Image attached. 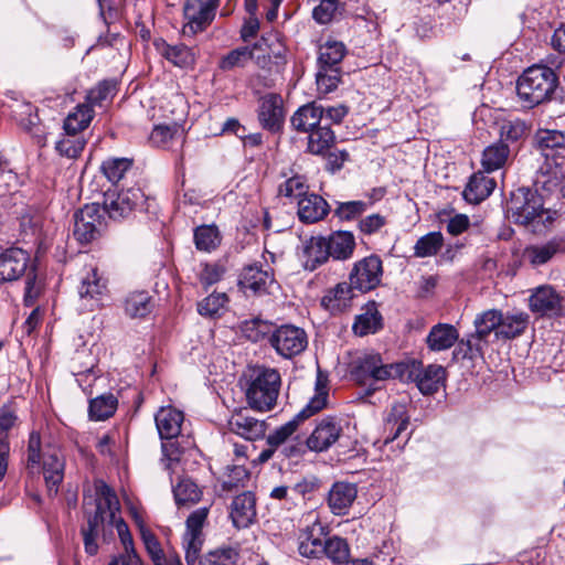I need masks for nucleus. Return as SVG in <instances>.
I'll use <instances>...</instances> for the list:
<instances>
[{"label":"nucleus","mask_w":565,"mask_h":565,"mask_svg":"<svg viewBox=\"0 0 565 565\" xmlns=\"http://www.w3.org/2000/svg\"><path fill=\"white\" fill-rule=\"evenodd\" d=\"M85 140L76 134H66L64 138L58 140L55 149L61 156L68 159L77 158L85 147Z\"/></svg>","instance_id":"obj_54"},{"label":"nucleus","mask_w":565,"mask_h":565,"mask_svg":"<svg viewBox=\"0 0 565 565\" xmlns=\"http://www.w3.org/2000/svg\"><path fill=\"white\" fill-rule=\"evenodd\" d=\"M309 132L308 151L312 154H324L334 143V132L327 126L318 127Z\"/></svg>","instance_id":"obj_40"},{"label":"nucleus","mask_w":565,"mask_h":565,"mask_svg":"<svg viewBox=\"0 0 565 565\" xmlns=\"http://www.w3.org/2000/svg\"><path fill=\"white\" fill-rule=\"evenodd\" d=\"M104 206L87 204L74 215V235L83 244L97 238L104 228Z\"/></svg>","instance_id":"obj_11"},{"label":"nucleus","mask_w":565,"mask_h":565,"mask_svg":"<svg viewBox=\"0 0 565 565\" xmlns=\"http://www.w3.org/2000/svg\"><path fill=\"white\" fill-rule=\"evenodd\" d=\"M194 242L198 249L211 252L221 243V235L216 226L202 225L194 232Z\"/></svg>","instance_id":"obj_49"},{"label":"nucleus","mask_w":565,"mask_h":565,"mask_svg":"<svg viewBox=\"0 0 565 565\" xmlns=\"http://www.w3.org/2000/svg\"><path fill=\"white\" fill-rule=\"evenodd\" d=\"M94 110L90 105L81 104L66 117L64 129L66 134H78L86 129L93 119Z\"/></svg>","instance_id":"obj_39"},{"label":"nucleus","mask_w":565,"mask_h":565,"mask_svg":"<svg viewBox=\"0 0 565 565\" xmlns=\"http://www.w3.org/2000/svg\"><path fill=\"white\" fill-rule=\"evenodd\" d=\"M403 367L402 363L384 364L380 354H367L359 359L354 376L360 383H370L372 391H375L379 388L375 383L398 377Z\"/></svg>","instance_id":"obj_7"},{"label":"nucleus","mask_w":565,"mask_h":565,"mask_svg":"<svg viewBox=\"0 0 565 565\" xmlns=\"http://www.w3.org/2000/svg\"><path fill=\"white\" fill-rule=\"evenodd\" d=\"M399 371V379L406 382H414L424 395H433L446 381V370L439 364L424 366L420 361L412 360L403 362Z\"/></svg>","instance_id":"obj_6"},{"label":"nucleus","mask_w":565,"mask_h":565,"mask_svg":"<svg viewBox=\"0 0 565 565\" xmlns=\"http://www.w3.org/2000/svg\"><path fill=\"white\" fill-rule=\"evenodd\" d=\"M270 329V323L258 318L245 321L242 327L245 337L253 342H257L269 334Z\"/></svg>","instance_id":"obj_59"},{"label":"nucleus","mask_w":565,"mask_h":565,"mask_svg":"<svg viewBox=\"0 0 565 565\" xmlns=\"http://www.w3.org/2000/svg\"><path fill=\"white\" fill-rule=\"evenodd\" d=\"M527 315L519 313L512 316H502L500 328L498 329V338L512 339L524 332L527 326Z\"/></svg>","instance_id":"obj_46"},{"label":"nucleus","mask_w":565,"mask_h":565,"mask_svg":"<svg viewBox=\"0 0 565 565\" xmlns=\"http://www.w3.org/2000/svg\"><path fill=\"white\" fill-rule=\"evenodd\" d=\"M153 308L152 297L147 291H134L129 294L124 303V309L130 318H143Z\"/></svg>","instance_id":"obj_36"},{"label":"nucleus","mask_w":565,"mask_h":565,"mask_svg":"<svg viewBox=\"0 0 565 565\" xmlns=\"http://www.w3.org/2000/svg\"><path fill=\"white\" fill-rule=\"evenodd\" d=\"M238 552L232 547H221L206 553L202 559V565H236Z\"/></svg>","instance_id":"obj_55"},{"label":"nucleus","mask_w":565,"mask_h":565,"mask_svg":"<svg viewBox=\"0 0 565 565\" xmlns=\"http://www.w3.org/2000/svg\"><path fill=\"white\" fill-rule=\"evenodd\" d=\"M131 166L132 160L128 158H109L102 163L100 169L108 181L115 184L125 177Z\"/></svg>","instance_id":"obj_51"},{"label":"nucleus","mask_w":565,"mask_h":565,"mask_svg":"<svg viewBox=\"0 0 565 565\" xmlns=\"http://www.w3.org/2000/svg\"><path fill=\"white\" fill-rule=\"evenodd\" d=\"M220 0H186L183 12L185 24L182 28L184 36H193L204 31L214 20Z\"/></svg>","instance_id":"obj_9"},{"label":"nucleus","mask_w":565,"mask_h":565,"mask_svg":"<svg viewBox=\"0 0 565 565\" xmlns=\"http://www.w3.org/2000/svg\"><path fill=\"white\" fill-rule=\"evenodd\" d=\"M329 212L327 201L317 194H308L298 201V216L303 223H316Z\"/></svg>","instance_id":"obj_29"},{"label":"nucleus","mask_w":565,"mask_h":565,"mask_svg":"<svg viewBox=\"0 0 565 565\" xmlns=\"http://www.w3.org/2000/svg\"><path fill=\"white\" fill-rule=\"evenodd\" d=\"M227 427L232 433L247 440L259 439L266 433L265 422L249 416L246 408L233 412L227 420Z\"/></svg>","instance_id":"obj_18"},{"label":"nucleus","mask_w":565,"mask_h":565,"mask_svg":"<svg viewBox=\"0 0 565 565\" xmlns=\"http://www.w3.org/2000/svg\"><path fill=\"white\" fill-rule=\"evenodd\" d=\"M382 327V316L380 315L375 303L365 307L363 313L355 317L353 323V332L356 335L364 337L376 332Z\"/></svg>","instance_id":"obj_35"},{"label":"nucleus","mask_w":565,"mask_h":565,"mask_svg":"<svg viewBox=\"0 0 565 565\" xmlns=\"http://www.w3.org/2000/svg\"><path fill=\"white\" fill-rule=\"evenodd\" d=\"M256 516L255 495L247 491L236 495L230 505V518L237 529L249 526Z\"/></svg>","instance_id":"obj_23"},{"label":"nucleus","mask_w":565,"mask_h":565,"mask_svg":"<svg viewBox=\"0 0 565 565\" xmlns=\"http://www.w3.org/2000/svg\"><path fill=\"white\" fill-rule=\"evenodd\" d=\"M330 257L347 260L352 257L355 238L351 232L338 231L326 237Z\"/></svg>","instance_id":"obj_32"},{"label":"nucleus","mask_w":565,"mask_h":565,"mask_svg":"<svg viewBox=\"0 0 565 565\" xmlns=\"http://www.w3.org/2000/svg\"><path fill=\"white\" fill-rule=\"evenodd\" d=\"M382 274V260L380 257L372 255L354 264L349 274V281L354 289L366 292L380 285Z\"/></svg>","instance_id":"obj_13"},{"label":"nucleus","mask_w":565,"mask_h":565,"mask_svg":"<svg viewBox=\"0 0 565 565\" xmlns=\"http://www.w3.org/2000/svg\"><path fill=\"white\" fill-rule=\"evenodd\" d=\"M317 88L320 95L333 92L341 82V70H322L319 67L316 75Z\"/></svg>","instance_id":"obj_56"},{"label":"nucleus","mask_w":565,"mask_h":565,"mask_svg":"<svg viewBox=\"0 0 565 565\" xmlns=\"http://www.w3.org/2000/svg\"><path fill=\"white\" fill-rule=\"evenodd\" d=\"M358 495L356 486L349 482H335L329 491L328 503L334 514H345Z\"/></svg>","instance_id":"obj_27"},{"label":"nucleus","mask_w":565,"mask_h":565,"mask_svg":"<svg viewBox=\"0 0 565 565\" xmlns=\"http://www.w3.org/2000/svg\"><path fill=\"white\" fill-rule=\"evenodd\" d=\"M557 87L555 72L544 65H533L525 70L516 83V93L526 108H533L551 100Z\"/></svg>","instance_id":"obj_2"},{"label":"nucleus","mask_w":565,"mask_h":565,"mask_svg":"<svg viewBox=\"0 0 565 565\" xmlns=\"http://www.w3.org/2000/svg\"><path fill=\"white\" fill-rule=\"evenodd\" d=\"M347 53L348 50L343 42L328 40L319 46L318 65L322 70H341L340 63Z\"/></svg>","instance_id":"obj_30"},{"label":"nucleus","mask_w":565,"mask_h":565,"mask_svg":"<svg viewBox=\"0 0 565 565\" xmlns=\"http://www.w3.org/2000/svg\"><path fill=\"white\" fill-rule=\"evenodd\" d=\"M255 57L256 50H254V46H241L223 56L218 66L222 71H231L236 67H244L248 61L255 60Z\"/></svg>","instance_id":"obj_43"},{"label":"nucleus","mask_w":565,"mask_h":565,"mask_svg":"<svg viewBox=\"0 0 565 565\" xmlns=\"http://www.w3.org/2000/svg\"><path fill=\"white\" fill-rule=\"evenodd\" d=\"M305 252L307 255L306 268L310 270H315L330 258L328 244L323 236L311 237Z\"/></svg>","instance_id":"obj_37"},{"label":"nucleus","mask_w":565,"mask_h":565,"mask_svg":"<svg viewBox=\"0 0 565 565\" xmlns=\"http://www.w3.org/2000/svg\"><path fill=\"white\" fill-rule=\"evenodd\" d=\"M140 536L152 563L154 564L160 561V557L166 553L161 548L156 535L146 526V524H140Z\"/></svg>","instance_id":"obj_61"},{"label":"nucleus","mask_w":565,"mask_h":565,"mask_svg":"<svg viewBox=\"0 0 565 565\" xmlns=\"http://www.w3.org/2000/svg\"><path fill=\"white\" fill-rule=\"evenodd\" d=\"M507 214L516 224L541 231L554 221L555 212L544 207L543 198L536 191L519 188L507 202Z\"/></svg>","instance_id":"obj_1"},{"label":"nucleus","mask_w":565,"mask_h":565,"mask_svg":"<svg viewBox=\"0 0 565 565\" xmlns=\"http://www.w3.org/2000/svg\"><path fill=\"white\" fill-rule=\"evenodd\" d=\"M324 551L322 555H326L333 563L342 564L349 558L350 550L345 540L333 536L324 540Z\"/></svg>","instance_id":"obj_53"},{"label":"nucleus","mask_w":565,"mask_h":565,"mask_svg":"<svg viewBox=\"0 0 565 565\" xmlns=\"http://www.w3.org/2000/svg\"><path fill=\"white\" fill-rule=\"evenodd\" d=\"M324 108L317 102L308 103L298 108L292 115L290 121L297 131L309 132L320 127L323 118Z\"/></svg>","instance_id":"obj_26"},{"label":"nucleus","mask_w":565,"mask_h":565,"mask_svg":"<svg viewBox=\"0 0 565 565\" xmlns=\"http://www.w3.org/2000/svg\"><path fill=\"white\" fill-rule=\"evenodd\" d=\"M409 425V416L407 415V407L403 403H395L386 417L385 430L390 435L385 438V444L393 441L407 429Z\"/></svg>","instance_id":"obj_33"},{"label":"nucleus","mask_w":565,"mask_h":565,"mask_svg":"<svg viewBox=\"0 0 565 565\" xmlns=\"http://www.w3.org/2000/svg\"><path fill=\"white\" fill-rule=\"evenodd\" d=\"M254 50H256L255 61L262 68L268 67L271 61H275L276 64L282 63L286 54L285 44L279 35L275 33L262 36L254 44Z\"/></svg>","instance_id":"obj_21"},{"label":"nucleus","mask_w":565,"mask_h":565,"mask_svg":"<svg viewBox=\"0 0 565 565\" xmlns=\"http://www.w3.org/2000/svg\"><path fill=\"white\" fill-rule=\"evenodd\" d=\"M15 416L4 407L0 411V481L8 470V457L10 454L9 430L13 427Z\"/></svg>","instance_id":"obj_34"},{"label":"nucleus","mask_w":565,"mask_h":565,"mask_svg":"<svg viewBox=\"0 0 565 565\" xmlns=\"http://www.w3.org/2000/svg\"><path fill=\"white\" fill-rule=\"evenodd\" d=\"M343 9L344 2L341 0H320L312 10V18L319 24H328L340 15Z\"/></svg>","instance_id":"obj_48"},{"label":"nucleus","mask_w":565,"mask_h":565,"mask_svg":"<svg viewBox=\"0 0 565 565\" xmlns=\"http://www.w3.org/2000/svg\"><path fill=\"white\" fill-rule=\"evenodd\" d=\"M146 201L142 190L138 186L128 188L119 192L105 193L104 210L110 218H121L134 210L141 207Z\"/></svg>","instance_id":"obj_12"},{"label":"nucleus","mask_w":565,"mask_h":565,"mask_svg":"<svg viewBox=\"0 0 565 565\" xmlns=\"http://www.w3.org/2000/svg\"><path fill=\"white\" fill-rule=\"evenodd\" d=\"M535 143L546 161H553L556 168L565 166V136L562 131L540 129L535 134Z\"/></svg>","instance_id":"obj_15"},{"label":"nucleus","mask_w":565,"mask_h":565,"mask_svg":"<svg viewBox=\"0 0 565 565\" xmlns=\"http://www.w3.org/2000/svg\"><path fill=\"white\" fill-rule=\"evenodd\" d=\"M269 343L277 354L285 359H291L307 348L308 338L303 329L284 324L273 331Z\"/></svg>","instance_id":"obj_10"},{"label":"nucleus","mask_w":565,"mask_h":565,"mask_svg":"<svg viewBox=\"0 0 565 565\" xmlns=\"http://www.w3.org/2000/svg\"><path fill=\"white\" fill-rule=\"evenodd\" d=\"M510 154L509 147L503 142H495L483 150L482 167L487 172L495 171L504 166Z\"/></svg>","instance_id":"obj_38"},{"label":"nucleus","mask_w":565,"mask_h":565,"mask_svg":"<svg viewBox=\"0 0 565 565\" xmlns=\"http://www.w3.org/2000/svg\"><path fill=\"white\" fill-rule=\"evenodd\" d=\"M354 287L347 281L337 284L327 290L321 299V306L332 315L341 313L352 306Z\"/></svg>","instance_id":"obj_24"},{"label":"nucleus","mask_w":565,"mask_h":565,"mask_svg":"<svg viewBox=\"0 0 565 565\" xmlns=\"http://www.w3.org/2000/svg\"><path fill=\"white\" fill-rule=\"evenodd\" d=\"M281 377L276 369L259 367L246 390V399L250 408L269 412L277 404Z\"/></svg>","instance_id":"obj_5"},{"label":"nucleus","mask_w":565,"mask_h":565,"mask_svg":"<svg viewBox=\"0 0 565 565\" xmlns=\"http://www.w3.org/2000/svg\"><path fill=\"white\" fill-rule=\"evenodd\" d=\"M154 420L160 438L172 439L180 435L184 416L181 411L167 406L157 412Z\"/></svg>","instance_id":"obj_25"},{"label":"nucleus","mask_w":565,"mask_h":565,"mask_svg":"<svg viewBox=\"0 0 565 565\" xmlns=\"http://www.w3.org/2000/svg\"><path fill=\"white\" fill-rule=\"evenodd\" d=\"M225 274V268L216 263L203 264L198 277L204 288L218 282Z\"/></svg>","instance_id":"obj_63"},{"label":"nucleus","mask_w":565,"mask_h":565,"mask_svg":"<svg viewBox=\"0 0 565 565\" xmlns=\"http://www.w3.org/2000/svg\"><path fill=\"white\" fill-rule=\"evenodd\" d=\"M29 260V254L17 247L0 254V282L19 279L26 271Z\"/></svg>","instance_id":"obj_19"},{"label":"nucleus","mask_w":565,"mask_h":565,"mask_svg":"<svg viewBox=\"0 0 565 565\" xmlns=\"http://www.w3.org/2000/svg\"><path fill=\"white\" fill-rule=\"evenodd\" d=\"M562 300L559 294L552 286L543 285L533 289L529 298V307L541 316H562Z\"/></svg>","instance_id":"obj_16"},{"label":"nucleus","mask_w":565,"mask_h":565,"mask_svg":"<svg viewBox=\"0 0 565 565\" xmlns=\"http://www.w3.org/2000/svg\"><path fill=\"white\" fill-rule=\"evenodd\" d=\"M308 185L305 179L300 175H295L286 180L282 184L279 185L278 193L279 195L286 198H295L298 201L308 195Z\"/></svg>","instance_id":"obj_58"},{"label":"nucleus","mask_w":565,"mask_h":565,"mask_svg":"<svg viewBox=\"0 0 565 565\" xmlns=\"http://www.w3.org/2000/svg\"><path fill=\"white\" fill-rule=\"evenodd\" d=\"M324 540L315 537L312 533H305L299 543V553L306 557H319L324 551Z\"/></svg>","instance_id":"obj_60"},{"label":"nucleus","mask_w":565,"mask_h":565,"mask_svg":"<svg viewBox=\"0 0 565 565\" xmlns=\"http://www.w3.org/2000/svg\"><path fill=\"white\" fill-rule=\"evenodd\" d=\"M78 294L82 299L92 301V307H98L108 297V280L97 268L90 267L81 279Z\"/></svg>","instance_id":"obj_17"},{"label":"nucleus","mask_w":565,"mask_h":565,"mask_svg":"<svg viewBox=\"0 0 565 565\" xmlns=\"http://www.w3.org/2000/svg\"><path fill=\"white\" fill-rule=\"evenodd\" d=\"M459 339L458 330L449 323H437L429 330L426 344L429 350L439 352L450 349Z\"/></svg>","instance_id":"obj_28"},{"label":"nucleus","mask_w":565,"mask_h":565,"mask_svg":"<svg viewBox=\"0 0 565 565\" xmlns=\"http://www.w3.org/2000/svg\"><path fill=\"white\" fill-rule=\"evenodd\" d=\"M175 503L180 505L194 504L202 497L201 489L189 478H183L173 488Z\"/></svg>","instance_id":"obj_45"},{"label":"nucleus","mask_w":565,"mask_h":565,"mask_svg":"<svg viewBox=\"0 0 565 565\" xmlns=\"http://www.w3.org/2000/svg\"><path fill=\"white\" fill-rule=\"evenodd\" d=\"M342 433L341 422L335 417L327 416L317 423L306 445L311 451H327L340 439Z\"/></svg>","instance_id":"obj_14"},{"label":"nucleus","mask_w":565,"mask_h":565,"mask_svg":"<svg viewBox=\"0 0 565 565\" xmlns=\"http://www.w3.org/2000/svg\"><path fill=\"white\" fill-rule=\"evenodd\" d=\"M96 494L95 511L93 514H88L85 529L99 533L100 527L106 523L113 524L120 505L114 490L104 482L97 484Z\"/></svg>","instance_id":"obj_8"},{"label":"nucleus","mask_w":565,"mask_h":565,"mask_svg":"<svg viewBox=\"0 0 565 565\" xmlns=\"http://www.w3.org/2000/svg\"><path fill=\"white\" fill-rule=\"evenodd\" d=\"M495 188V181L482 172L475 173L463 190V198L469 203H480L487 199Z\"/></svg>","instance_id":"obj_31"},{"label":"nucleus","mask_w":565,"mask_h":565,"mask_svg":"<svg viewBox=\"0 0 565 565\" xmlns=\"http://www.w3.org/2000/svg\"><path fill=\"white\" fill-rule=\"evenodd\" d=\"M228 303V297L225 292H213L198 302V312L202 317H220Z\"/></svg>","instance_id":"obj_42"},{"label":"nucleus","mask_w":565,"mask_h":565,"mask_svg":"<svg viewBox=\"0 0 565 565\" xmlns=\"http://www.w3.org/2000/svg\"><path fill=\"white\" fill-rule=\"evenodd\" d=\"M282 98L277 94H267L260 99L258 119L263 128L278 131L284 122Z\"/></svg>","instance_id":"obj_20"},{"label":"nucleus","mask_w":565,"mask_h":565,"mask_svg":"<svg viewBox=\"0 0 565 565\" xmlns=\"http://www.w3.org/2000/svg\"><path fill=\"white\" fill-rule=\"evenodd\" d=\"M162 55L179 67H188L194 63V54L191 49L184 44L179 45H164Z\"/></svg>","instance_id":"obj_52"},{"label":"nucleus","mask_w":565,"mask_h":565,"mask_svg":"<svg viewBox=\"0 0 565 565\" xmlns=\"http://www.w3.org/2000/svg\"><path fill=\"white\" fill-rule=\"evenodd\" d=\"M42 460V472L50 497L58 493L64 479L65 460L58 449H47L41 454V438L38 433H31L28 446V468L38 466Z\"/></svg>","instance_id":"obj_3"},{"label":"nucleus","mask_w":565,"mask_h":565,"mask_svg":"<svg viewBox=\"0 0 565 565\" xmlns=\"http://www.w3.org/2000/svg\"><path fill=\"white\" fill-rule=\"evenodd\" d=\"M444 245V237L440 232H430L422 236L414 246V255L419 258L436 255Z\"/></svg>","instance_id":"obj_47"},{"label":"nucleus","mask_w":565,"mask_h":565,"mask_svg":"<svg viewBox=\"0 0 565 565\" xmlns=\"http://www.w3.org/2000/svg\"><path fill=\"white\" fill-rule=\"evenodd\" d=\"M372 202H364V201H349L343 202L338 205L335 209V214L341 220H352L359 215H361L363 212L367 210L369 206H371Z\"/></svg>","instance_id":"obj_64"},{"label":"nucleus","mask_w":565,"mask_h":565,"mask_svg":"<svg viewBox=\"0 0 565 565\" xmlns=\"http://www.w3.org/2000/svg\"><path fill=\"white\" fill-rule=\"evenodd\" d=\"M501 312L498 310H488L477 316L475 319L476 335L479 341L484 340L492 331L498 337L500 328Z\"/></svg>","instance_id":"obj_44"},{"label":"nucleus","mask_w":565,"mask_h":565,"mask_svg":"<svg viewBox=\"0 0 565 565\" xmlns=\"http://www.w3.org/2000/svg\"><path fill=\"white\" fill-rule=\"evenodd\" d=\"M117 408V399L113 394L100 395L89 403V416L95 420L110 417Z\"/></svg>","instance_id":"obj_50"},{"label":"nucleus","mask_w":565,"mask_h":565,"mask_svg":"<svg viewBox=\"0 0 565 565\" xmlns=\"http://www.w3.org/2000/svg\"><path fill=\"white\" fill-rule=\"evenodd\" d=\"M203 543V534H192L184 532L182 537V545L185 552V561L188 565H193L200 559Z\"/></svg>","instance_id":"obj_57"},{"label":"nucleus","mask_w":565,"mask_h":565,"mask_svg":"<svg viewBox=\"0 0 565 565\" xmlns=\"http://www.w3.org/2000/svg\"><path fill=\"white\" fill-rule=\"evenodd\" d=\"M561 249V243L556 239L550 241L543 245H533L524 250V257L533 266L546 264Z\"/></svg>","instance_id":"obj_41"},{"label":"nucleus","mask_w":565,"mask_h":565,"mask_svg":"<svg viewBox=\"0 0 565 565\" xmlns=\"http://www.w3.org/2000/svg\"><path fill=\"white\" fill-rule=\"evenodd\" d=\"M525 131L526 126L520 119L503 121L500 126V142L518 141L525 135Z\"/></svg>","instance_id":"obj_62"},{"label":"nucleus","mask_w":565,"mask_h":565,"mask_svg":"<svg viewBox=\"0 0 565 565\" xmlns=\"http://www.w3.org/2000/svg\"><path fill=\"white\" fill-rule=\"evenodd\" d=\"M275 282L270 270L264 269L258 265H249L243 269L239 278L242 289L250 291L253 295L268 292L269 287Z\"/></svg>","instance_id":"obj_22"},{"label":"nucleus","mask_w":565,"mask_h":565,"mask_svg":"<svg viewBox=\"0 0 565 565\" xmlns=\"http://www.w3.org/2000/svg\"><path fill=\"white\" fill-rule=\"evenodd\" d=\"M328 397V377L322 372L318 371L315 395L309 399L307 405L294 416L291 420L278 427L267 437V445L277 448L284 445L287 439L298 429L302 422L310 418L327 406Z\"/></svg>","instance_id":"obj_4"}]
</instances>
